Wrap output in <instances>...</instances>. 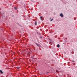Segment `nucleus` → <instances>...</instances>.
Masks as SVG:
<instances>
[{
    "label": "nucleus",
    "instance_id": "1",
    "mask_svg": "<svg viewBox=\"0 0 77 77\" xmlns=\"http://www.w3.org/2000/svg\"><path fill=\"white\" fill-rule=\"evenodd\" d=\"M60 16L61 17H63V14L62 13H61L60 14Z\"/></svg>",
    "mask_w": 77,
    "mask_h": 77
},
{
    "label": "nucleus",
    "instance_id": "2",
    "mask_svg": "<svg viewBox=\"0 0 77 77\" xmlns=\"http://www.w3.org/2000/svg\"><path fill=\"white\" fill-rule=\"evenodd\" d=\"M36 44L37 45V46H38V47H41V45H40L39 44H38L37 43H36Z\"/></svg>",
    "mask_w": 77,
    "mask_h": 77
},
{
    "label": "nucleus",
    "instance_id": "3",
    "mask_svg": "<svg viewBox=\"0 0 77 77\" xmlns=\"http://www.w3.org/2000/svg\"><path fill=\"white\" fill-rule=\"evenodd\" d=\"M0 72L1 74H3V72L2 71V70H0Z\"/></svg>",
    "mask_w": 77,
    "mask_h": 77
},
{
    "label": "nucleus",
    "instance_id": "4",
    "mask_svg": "<svg viewBox=\"0 0 77 77\" xmlns=\"http://www.w3.org/2000/svg\"><path fill=\"white\" fill-rule=\"evenodd\" d=\"M57 47H58L59 48V47H60V45H59V44H58L57 45Z\"/></svg>",
    "mask_w": 77,
    "mask_h": 77
},
{
    "label": "nucleus",
    "instance_id": "5",
    "mask_svg": "<svg viewBox=\"0 0 77 77\" xmlns=\"http://www.w3.org/2000/svg\"><path fill=\"white\" fill-rule=\"evenodd\" d=\"M40 18L42 20V17H40Z\"/></svg>",
    "mask_w": 77,
    "mask_h": 77
},
{
    "label": "nucleus",
    "instance_id": "6",
    "mask_svg": "<svg viewBox=\"0 0 77 77\" xmlns=\"http://www.w3.org/2000/svg\"><path fill=\"white\" fill-rule=\"evenodd\" d=\"M37 24V22L36 21L35 22V25H36Z\"/></svg>",
    "mask_w": 77,
    "mask_h": 77
},
{
    "label": "nucleus",
    "instance_id": "7",
    "mask_svg": "<svg viewBox=\"0 0 77 77\" xmlns=\"http://www.w3.org/2000/svg\"><path fill=\"white\" fill-rule=\"evenodd\" d=\"M20 67H17V69H20Z\"/></svg>",
    "mask_w": 77,
    "mask_h": 77
},
{
    "label": "nucleus",
    "instance_id": "8",
    "mask_svg": "<svg viewBox=\"0 0 77 77\" xmlns=\"http://www.w3.org/2000/svg\"><path fill=\"white\" fill-rule=\"evenodd\" d=\"M14 9L16 10H17V7H14Z\"/></svg>",
    "mask_w": 77,
    "mask_h": 77
},
{
    "label": "nucleus",
    "instance_id": "9",
    "mask_svg": "<svg viewBox=\"0 0 77 77\" xmlns=\"http://www.w3.org/2000/svg\"><path fill=\"white\" fill-rule=\"evenodd\" d=\"M40 38H42V36L40 37Z\"/></svg>",
    "mask_w": 77,
    "mask_h": 77
},
{
    "label": "nucleus",
    "instance_id": "10",
    "mask_svg": "<svg viewBox=\"0 0 77 77\" xmlns=\"http://www.w3.org/2000/svg\"><path fill=\"white\" fill-rule=\"evenodd\" d=\"M53 19H52V20H51L50 21H53Z\"/></svg>",
    "mask_w": 77,
    "mask_h": 77
},
{
    "label": "nucleus",
    "instance_id": "11",
    "mask_svg": "<svg viewBox=\"0 0 77 77\" xmlns=\"http://www.w3.org/2000/svg\"><path fill=\"white\" fill-rule=\"evenodd\" d=\"M57 71H58V70H56V72H57Z\"/></svg>",
    "mask_w": 77,
    "mask_h": 77
},
{
    "label": "nucleus",
    "instance_id": "12",
    "mask_svg": "<svg viewBox=\"0 0 77 77\" xmlns=\"http://www.w3.org/2000/svg\"><path fill=\"white\" fill-rule=\"evenodd\" d=\"M72 62H74V61H72Z\"/></svg>",
    "mask_w": 77,
    "mask_h": 77
},
{
    "label": "nucleus",
    "instance_id": "13",
    "mask_svg": "<svg viewBox=\"0 0 77 77\" xmlns=\"http://www.w3.org/2000/svg\"><path fill=\"white\" fill-rule=\"evenodd\" d=\"M50 19H51V18H50Z\"/></svg>",
    "mask_w": 77,
    "mask_h": 77
}]
</instances>
